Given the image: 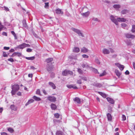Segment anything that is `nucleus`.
Listing matches in <instances>:
<instances>
[{"label": "nucleus", "mask_w": 135, "mask_h": 135, "mask_svg": "<svg viewBox=\"0 0 135 135\" xmlns=\"http://www.w3.org/2000/svg\"><path fill=\"white\" fill-rule=\"evenodd\" d=\"M94 85L96 86L99 87L101 86V85L99 83L95 84Z\"/></svg>", "instance_id": "44"}, {"label": "nucleus", "mask_w": 135, "mask_h": 135, "mask_svg": "<svg viewBox=\"0 0 135 135\" xmlns=\"http://www.w3.org/2000/svg\"><path fill=\"white\" fill-rule=\"evenodd\" d=\"M33 76V75L32 74H29L28 75V76L29 77L32 78Z\"/></svg>", "instance_id": "62"}, {"label": "nucleus", "mask_w": 135, "mask_h": 135, "mask_svg": "<svg viewBox=\"0 0 135 135\" xmlns=\"http://www.w3.org/2000/svg\"><path fill=\"white\" fill-rule=\"evenodd\" d=\"M36 94L40 95V96H41V94L40 93V90L39 89H38L37 91H36Z\"/></svg>", "instance_id": "42"}, {"label": "nucleus", "mask_w": 135, "mask_h": 135, "mask_svg": "<svg viewBox=\"0 0 135 135\" xmlns=\"http://www.w3.org/2000/svg\"><path fill=\"white\" fill-rule=\"evenodd\" d=\"M129 71H128L127 70L125 72V74L126 75H128L129 74Z\"/></svg>", "instance_id": "61"}, {"label": "nucleus", "mask_w": 135, "mask_h": 135, "mask_svg": "<svg viewBox=\"0 0 135 135\" xmlns=\"http://www.w3.org/2000/svg\"><path fill=\"white\" fill-rule=\"evenodd\" d=\"M51 107L53 110H55L57 108L56 105L53 103H52L51 105Z\"/></svg>", "instance_id": "13"}, {"label": "nucleus", "mask_w": 135, "mask_h": 135, "mask_svg": "<svg viewBox=\"0 0 135 135\" xmlns=\"http://www.w3.org/2000/svg\"><path fill=\"white\" fill-rule=\"evenodd\" d=\"M4 10L6 11H9V8L7 7L4 6Z\"/></svg>", "instance_id": "49"}, {"label": "nucleus", "mask_w": 135, "mask_h": 135, "mask_svg": "<svg viewBox=\"0 0 135 135\" xmlns=\"http://www.w3.org/2000/svg\"><path fill=\"white\" fill-rule=\"evenodd\" d=\"M77 33L79 35V36H81L82 37L83 36L81 32V31L80 30L79 31V32H78Z\"/></svg>", "instance_id": "48"}, {"label": "nucleus", "mask_w": 135, "mask_h": 135, "mask_svg": "<svg viewBox=\"0 0 135 135\" xmlns=\"http://www.w3.org/2000/svg\"><path fill=\"white\" fill-rule=\"evenodd\" d=\"M93 71L95 73L99 74L98 70L95 68L93 69Z\"/></svg>", "instance_id": "46"}, {"label": "nucleus", "mask_w": 135, "mask_h": 135, "mask_svg": "<svg viewBox=\"0 0 135 135\" xmlns=\"http://www.w3.org/2000/svg\"><path fill=\"white\" fill-rule=\"evenodd\" d=\"M81 66L82 67H83V68L88 66V65H86L85 64H82L81 65Z\"/></svg>", "instance_id": "55"}, {"label": "nucleus", "mask_w": 135, "mask_h": 135, "mask_svg": "<svg viewBox=\"0 0 135 135\" xmlns=\"http://www.w3.org/2000/svg\"><path fill=\"white\" fill-rule=\"evenodd\" d=\"M78 72L80 74H81L82 73V70L80 69H78Z\"/></svg>", "instance_id": "53"}, {"label": "nucleus", "mask_w": 135, "mask_h": 135, "mask_svg": "<svg viewBox=\"0 0 135 135\" xmlns=\"http://www.w3.org/2000/svg\"><path fill=\"white\" fill-rule=\"evenodd\" d=\"M95 63H96L98 64H100V62L99 60L98 59H96L95 60Z\"/></svg>", "instance_id": "45"}, {"label": "nucleus", "mask_w": 135, "mask_h": 135, "mask_svg": "<svg viewBox=\"0 0 135 135\" xmlns=\"http://www.w3.org/2000/svg\"><path fill=\"white\" fill-rule=\"evenodd\" d=\"M72 30L74 31L76 33H77L78 32H79V30H78L77 29L74 28H72Z\"/></svg>", "instance_id": "39"}, {"label": "nucleus", "mask_w": 135, "mask_h": 135, "mask_svg": "<svg viewBox=\"0 0 135 135\" xmlns=\"http://www.w3.org/2000/svg\"><path fill=\"white\" fill-rule=\"evenodd\" d=\"M72 88L75 89H77L78 88L75 85H71Z\"/></svg>", "instance_id": "41"}, {"label": "nucleus", "mask_w": 135, "mask_h": 135, "mask_svg": "<svg viewBox=\"0 0 135 135\" xmlns=\"http://www.w3.org/2000/svg\"><path fill=\"white\" fill-rule=\"evenodd\" d=\"M2 35H3L5 36H7V33L6 32H3L2 33Z\"/></svg>", "instance_id": "60"}, {"label": "nucleus", "mask_w": 135, "mask_h": 135, "mask_svg": "<svg viewBox=\"0 0 135 135\" xmlns=\"http://www.w3.org/2000/svg\"><path fill=\"white\" fill-rule=\"evenodd\" d=\"M21 53L19 52H15L13 53L12 55V57L15 56H21Z\"/></svg>", "instance_id": "12"}, {"label": "nucleus", "mask_w": 135, "mask_h": 135, "mask_svg": "<svg viewBox=\"0 0 135 135\" xmlns=\"http://www.w3.org/2000/svg\"><path fill=\"white\" fill-rule=\"evenodd\" d=\"M53 68L52 67H48L47 68V70L48 71H51L52 70V69Z\"/></svg>", "instance_id": "57"}, {"label": "nucleus", "mask_w": 135, "mask_h": 135, "mask_svg": "<svg viewBox=\"0 0 135 135\" xmlns=\"http://www.w3.org/2000/svg\"><path fill=\"white\" fill-rule=\"evenodd\" d=\"M54 115L55 117L57 118H59L60 115L58 113H56L54 114Z\"/></svg>", "instance_id": "38"}, {"label": "nucleus", "mask_w": 135, "mask_h": 135, "mask_svg": "<svg viewBox=\"0 0 135 135\" xmlns=\"http://www.w3.org/2000/svg\"><path fill=\"white\" fill-rule=\"evenodd\" d=\"M19 89V86L18 85H14L12 86V89L13 90L17 91Z\"/></svg>", "instance_id": "6"}, {"label": "nucleus", "mask_w": 135, "mask_h": 135, "mask_svg": "<svg viewBox=\"0 0 135 135\" xmlns=\"http://www.w3.org/2000/svg\"><path fill=\"white\" fill-rule=\"evenodd\" d=\"M33 98L36 101H40L41 100V99L40 98L37 97L35 96H34L33 97Z\"/></svg>", "instance_id": "27"}, {"label": "nucleus", "mask_w": 135, "mask_h": 135, "mask_svg": "<svg viewBox=\"0 0 135 135\" xmlns=\"http://www.w3.org/2000/svg\"><path fill=\"white\" fill-rule=\"evenodd\" d=\"M11 33L14 36V37L15 38V39H17V37L16 36V35L15 32L13 31H11Z\"/></svg>", "instance_id": "30"}, {"label": "nucleus", "mask_w": 135, "mask_h": 135, "mask_svg": "<svg viewBox=\"0 0 135 135\" xmlns=\"http://www.w3.org/2000/svg\"><path fill=\"white\" fill-rule=\"evenodd\" d=\"M115 65L117 66L121 70H123L124 68V66L121 65L118 63H115Z\"/></svg>", "instance_id": "5"}, {"label": "nucleus", "mask_w": 135, "mask_h": 135, "mask_svg": "<svg viewBox=\"0 0 135 135\" xmlns=\"http://www.w3.org/2000/svg\"><path fill=\"white\" fill-rule=\"evenodd\" d=\"M10 48L9 47H7L6 46H4V49L5 50H8Z\"/></svg>", "instance_id": "54"}, {"label": "nucleus", "mask_w": 135, "mask_h": 135, "mask_svg": "<svg viewBox=\"0 0 135 135\" xmlns=\"http://www.w3.org/2000/svg\"><path fill=\"white\" fill-rule=\"evenodd\" d=\"M62 74L63 76H66L69 74L72 75L73 74V73L72 71L65 70L62 71Z\"/></svg>", "instance_id": "1"}, {"label": "nucleus", "mask_w": 135, "mask_h": 135, "mask_svg": "<svg viewBox=\"0 0 135 135\" xmlns=\"http://www.w3.org/2000/svg\"><path fill=\"white\" fill-rule=\"evenodd\" d=\"M8 60L11 62H13L14 61V60L12 58H10L9 59H8Z\"/></svg>", "instance_id": "51"}, {"label": "nucleus", "mask_w": 135, "mask_h": 135, "mask_svg": "<svg viewBox=\"0 0 135 135\" xmlns=\"http://www.w3.org/2000/svg\"><path fill=\"white\" fill-rule=\"evenodd\" d=\"M26 47L25 43H23L20 45H19L17 48L18 49H22Z\"/></svg>", "instance_id": "7"}, {"label": "nucleus", "mask_w": 135, "mask_h": 135, "mask_svg": "<svg viewBox=\"0 0 135 135\" xmlns=\"http://www.w3.org/2000/svg\"><path fill=\"white\" fill-rule=\"evenodd\" d=\"M113 7L115 8H120V6L119 4H115L113 6Z\"/></svg>", "instance_id": "34"}, {"label": "nucleus", "mask_w": 135, "mask_h": 135, "mask_svg": "<svg viewBox=\"0 0 135 135\" xmlns=\"http://www.w3.org/2000/svg\"><path fill=\"white\" fill-rule=\"evenodd\" d=\"M3 56L4 57H7L9 55L8 54H7L6 52L4 51L3 52Z\"/></svg>", "instance_id": "36"}, {"label": "nucleus", "mask_w": 135, "mask_h": 135, "mask_svg": "<svg viewBox=\"0 0 135 135\" xmlns=\"http://www.w3.org/2000/svg\"><path fill=\"white\" fill-rule=\"evenodd\" d=\"M107 99L108 102L109 103L112 104H114V100L112 99L109 97H108L107 98Z\"/></svg>", "instance_id": "8"}, {"label": "nucleus", "mask_w": 135, "mask_h": 135, "mask_svg": "<svg viewBox=\"0 0 135 135\" xmlns=\"http://www.w3.org/2000/svg\"><path fill=\"white\" fill-rule=\"evenodd\" d=\"M107 118L108 120L111 121L112 119V116L109 113H108L107 115Z\"/></svg>", "instance_id": "19"}, {"label": "nucleus", "mask_w": 135, "mask_h": 135, "mask_svg": "<svg viewBox=\"0 0 135 135\" xmlns=\"http://www.w3.org/2000/svg\"><path fill=\"white\" fill-rule=\"evenodd\" d=\"M34 100L32 99H31L30 100H29L28 102L25 105L26 106H27V105L30 104L33 102Z\"/></svg>", "instance_id": "23"}, {"label": "nucleus", "mask_w": 135, "mask_h": 135, "mask_svg": "<svg viewBox=\"0 0 135 135\" xmlns=\"http://www.w3.org/2000/svg\"><path fill=\"white\" fill-rule=\"evenodd\" d=\"M81 79H80L79 78L78 79L77 81V83L78 84H81L82 83L81 82Z\"/></svg>", "instance_id": "31"}, {"label": "nucleus", "mask_w": 135, "mask_h": 135, "mask_svg": "<svg viewBox=\"0 0 135 135\" xmlns=\"http://www.w3.org/2000/svg\"><path fill=\"white\" fill-rule=\"evenodd\" d=\"M126 43L128 45H132V43L130 40H127L126 41Z\"/></svg>", "instance_id": "26"}, {"label": "nucleus", "mask_w": 135, "mask_h": 135, "mask_svg": "<svg viewBox=\"0 0 135 135\" xmlns=\"http://www.w3.org/2000/svg\"><path fill=\"white\" fill-rule=\"evenodd\" d=\"M74 100L78 104H80L81 103V100L78 97H76Z\"/></svg>", "instance_id": "9"}, {"label": "nucleus", "mask_w": 135, "mask_h": 135, "mask_svg": "<svg viewBox=\"0 0 135 135\" xmlns=\"http://www.w3.org/2000/svg\"><path fill=\"white\" fill-rule=\"evenodd\" d=\"M56 12L58 14H60L61 13L63 14V12L59 8H58L56 10Z\"/></svg>", "instance_id": "14"}, {"label": "nucleus", "mask_w": 135, "mask_h": 135, "mask_svg": "<svg viewBox=\"0 0 135 135\" xmlns=\"http://www.w3.org/2000/svg\"><path fill=\"white\" fill-rule=\"evenodd\" d=\"M10 108L12 110L16 111L17 109V108L13 105H11L10 106Z\"/></svg>", "instance_id": "20"}, {"label": "nucleus", "mask_w": 135, "mask_h": 135, "mask_svg": "<svg viewBox=\"0 0 135 135\" xmlns=\"http://www.w3.org/2000/svg\"><path fill=\"white\" fill-rule=\"evenodd\" d=\"M45 8H47L49 7V3L47 2L45 3Z\"/></svg>", "instance_id": "50"}, {"label": "nucleus", "mask_w": 135, "mask_h": 135, "mask_svg": "<svg viewBox=\"0 0 135 135\" xmlns=\"http://www.w3.org/2000/svg\"><path fill=\"white\" fill-rule=\"evenodd\" d=\"M126 37L127 38L133 39L135 37V36L131 34L127 33L125 35Z\"/></svg>", "instance_id": "4"}, {"label": "nucleus", "mask_w": 135, "mask_h": 135, "mask_svg": "<svg viewBox=\"0 0 135 135\" xmlns=\"http://www.w3.org/2000/svg\"><path fill=\"white\" fill-rule=\"evenodd\" d=\"M1 135H7V134L5 132H3L1 133Z\"/></svg>", "instance_id": "63"}, {"label": "nucleus", "mask_w": 135, "mask_h": 135, "mask_svg": "<svg viewBox=\"0 0 135 135\" xmlns=\"http://www.w3.org/2000/svg\"><path fill=\"white\" fill-rule=\"evenodd\" d=\"M79 78L81 79V80L84 81H86L87 80L86 78L84 76H79Z\"/></svg>", "instance_id": "24"}, {"label": "nucleus", "mask_w": 135, "mask_h": 135, "mask_svg": "<svg viewBox=\"0 0 135 135\" xmlns=\"http://www.w3.org/2000/svg\"><path fill=\"white\" fill-rule=\"evenodd\" d=\"M89 14V12L87 11L86 12L83 13L81 14V15L84 17H86L88 16Z\"/></svg>", "instance_id": "11"}, {"label": "nucleus", "mask_w": 135, "mask_h": 135, "mask_svg": "<svg viewBox=\"0 0 135 135\" xmlns=\"http://www.w3.org/2000/svg\"><path fill=\"white\" fill-rule=\"evenodd\" d=\"M26 59L28 60H33L35 59L34 56H32L30 57H26Z\"/></svg>", "instance_id": "32"}, {"label": "nucleus", "mask_w": 135, "mask_h": 135, "mask_svg": "<svg viewBox=\"0 0 135 135\" xmlns=\"http://www.w3.org/2000/svg\"><path fill=\"white\" fill-rule=\"evenodd\" d=\"M115 72L117 76L118 77H119L121 75V73L118 70H116L115 71Z\"/></svg>", "instance_id": "22"}, {"label": "nucleus", "mask_w": 135, "mask_h": 135, "mask_svg": "<svg viewBox=\"0 0 135 135\" xmlns=\"http://www.w3.org/2000/svg\"><path fill=\"white\" fill-rule=\"evenodd\" d=\"M106 73L105 71H104L103 73L100 74L99 76H102L105 75L106 74Z\"/></svg>", "instance_id": "35"}, {"label": "nucleus", "mask_w": 135, "mask_h": 135, "mask_svg": "<svg viewBox=\"0 0 135 135\" xmlns=\"http://www.w3.org/2000/svg\"><path fill=\"white\" fill-rule=\"evenodd\" d=\"M117 21L118 22H125L126 21V20L123 18L119 17L117 18Z\"/></svg>", "instance_id": "10"}, {"label": "nucleus", "mask_w": 135, "mask_h": 135, "mask_svg": "<svg viewBox=\"0 0 135 135\" xmlns=\"http://www.w3.org/2000/svg\"><path fill=\"white\" fill-rule=\"evenodd\" d=\"M73 50L74 52L78 53L79 52L80 49L78 47H75L73 49Z\"/></svg>", "instance_id": "16"}, {"label": "nucleus", "mask_w": 135, "mask_h": 135, "mask_svg": "<svg viewBox=\"0 0 135 135\" xmlns=\"http://www.w3.org/2000/svg\"><path fill=\"white\" fill-rule=\"evenodd\" d=\"M98 93L100 95H101L104 98H105L107 97L106 95L103 92H99Z\"/></svg>", "instance_id": "25"}, {"label": "nucleus", "mask_w": 135, "mask_h": 135, "mask_svg": "<svg viewBox=\"0 0 135 135\" xmlns=\"http://www.w3.org/2000/svg\"><path fill=\"white\" fill-rule=\"evenodd\" d=\"M103 52L104 54H108L109 53V50L106 49H104L103 50Z\"/></svg>", "instance_id": "17"}, {"label": "nucleus", "mask_w": 135, "mask_h": 135, "mask_svg": "<svg viewBox=\"0 0 135 135\" xmlns=\"http://www.w3.org/2000/svg\"><path fill=\"white\" fill-rule=\"evenodd\" d=\"M8 130L11 133H13L14 131L13 129L12 128H8Z\"/></svg>", "instance_id": "40"}, {"label": "nucleus", "mask_w": 135, "mask_h": 135, "mask_svg": "<svg viewBox=\"0 0 135 135\" xmlns=\"http://www.w3.org/2000/svg\"><path fill=\"white\" fill-rule=\"evenodd\" d=\"M82 56L83 58H88L89 57V56L88 55H85V54H83L82 55Z\"/></svg>", "instance_id": "47"}, {"label": "nucleus", "mask_w": 135, "mask_h": 135, "mask_svg": "<svg viewBox=\"0 0 135 135\" xmlns=\"http://www.w3.org/2000/svg\"><path fill=\"white\" fill-rule=\"evenodd\" d=\"M49 84L52 87L53 89H55L56 88V86L53 83L51 82H49Z\"/></svg>", "instance_id": "21"}, {"label": "nucleus", "mask_w": 135, "mask_h": 135, "mask_svg": "<svg viewBox=\"0 0 135 135\" xmlns=\"http://www.w3.org/2000/svg\"><path fill=\"white\" fill-rule=\"evenodd\" d=\"M133 65L134 69L135 70V62H133Z\"/></svg>", "instance_id": "64"}, {"label": "nucleus", "mask_w": 135, "mask_h": 135, "mask_svg": "<svg viewBox=\"0 0 135 135\" xmlns=\"http://www.w3.org/2000/svg\"><path fill=\"white\" fill-rule=\"evenodd\" d=\"M66 86L68 88L71 89V88H72L71 85H66Z\"/></svg>", "instance_id": "59"}, {"label": "nucleus", "mask_w": 135, "mask_h": 135, "mask_svg": "<svg viewBox=\"0 0 135 135\" xmlns=\"http://www.w3.org/2000/svg\"><path fill=\"white\" fill-rule=\"evenodd\" d=\"M88 50L85 47L82 48L81 49V51L83 53H86L88 52Z\"/></svg>", "instance_id": "15"}, {"label": "nucleus", "mask_w": 135, "mask_h": 135, "mask_svg": "<svg viewBox=\"0 0 135 135\" xmlns=\"http://www.w3.org/2000/svg\"><path fill=\"white\" fill-rule=\"evenodd\" d=\"M110 19L116 25L118 24L117 20H116L114 18V17L112 15L111 16H110Z\"/></svg>", "instance_id": "3"}, {"label": "nucleus", "mask_w": 135, "mask_h": 135, "mask_svg": "<svg viewBox=\"0 0 135 135\" xmlns=\"http://www.w3.org/2000/svg\"><path fill=\"white\" fill-rule=\"evenodd\" d=\"M122 120L124 121L126 119V116H125V115H124L123 114L122 115Z\"/></svg>", "instance_id": "43"}, {"label": "nucleus", "mask_w": 135, "mask_h": 135, "mask_svg": "<svg viewBox=\"0 0 135 135\" xmlns=\"http://www.w3.org/2000/svg\"><path fill=\"white\" fill-rule=\"evenodd\" d=\"M128 12V11L126 10V9H124L121 12V13L122 14H124L126 13H127Z\"/></svg>", "instance_id": "33"}, {"label": "nucleus", "mask_w": 135, "mask_h": 135, "mask_svg": "<svg viewBox=\"0 0 135 135\" xmlns=\"http://www.w3.org/2000/svg\"><path fill=\"white\" fill-rule=\"evenodd\" d=\"M88 9L86 7H84L82 8L81 11H80L81 13H83L87 12Z\"/></svg>", "instance_id": "18"}, {"label": "nucleus", "mask_w": 135, "mask_h": 135, "mask_svg": "<svg viewBox=\"0 0 135 135\" xmlns=\"http://www.w3.org/2000/svg\"><path fill=\"white\" fill-rule=\"evenodd\" d=\"M48 99L52 102H54L56 100V98L52 96H49L47 98Z\"/></svg>", "instance_id": "2"}, {"label": "nucleus", "mask_w": 135, "mask_h": 135, "mask_svg": "<svg viewBox=\"0 0 135 135\" xmlns=\"http://www.w3.org/2000/svg\"><path fill=\"white\" fill-rule=\"evenodd\" d=\"M131 31L133 33L135 32V25H133L132 26Z\"/></svg>", "instance_id": "37"}, {"label": "nucleus", "mask_w": 135, "mask_h": 135, "mask_svg": "<svg viewBox=\"0 0 135 135\" xmlns=\"http://www.w3.org/2000/svg\"><path fill=\"white\" fill-rule=\"evenodd\" d=\"M56 134V135H62L63 133L61 131H57Z\"/></svg>", "instance_id": "28"}, {"label": "nucleus", "mask_w": 135, "mask_h": 135, "mask_svg": "<svg viewBox=\"0 0 135 135\" xmlns=\"http://www.w3.org/2000/svg\"><path fill=\"white\" fill-rule=\"evenodd\" d=\"M26 51L27 52H30L32 51V49L30 48H28L26 50Z\"/></svg>", "instance_id": "52"}, {"label": "nucleus", "mask_w": 135, "mask_h": 135, "mask_svg": "<svg viewBox=\"0 0 135 135\" xmlns=\"http://www.w3.org/2000/svg\"><path fill=\"white\" fill-rule=\"evenodd\" d=\"M53 59L52 58H50L47 59L46 60V61L47 63H49L51 62L52 61Z\"/></svg>", "instance_id": "29"}, {"label": "nucleus", "mask_w": 135, "mask_h": 135, "mask_svg": "<svg viewBox=\"0 0 135 135\" xmlns=\"http://www.w3.org/2000/svg\"><path fill=\"white\" fill-rule=\"evenodd\" d=\"M121 25L122 27L123 28L127 26V25L124 23H123Z\"/></svg>", "instance_id": "56"}, {"label": "nucleus", "mask_w": 135, "mask_h": 135, "mask_svg": "<svg viewBox=\"0 0 135 135\" xmlns=\"http://www.w3.org/2000/svg\"><path fill=\"white\" fill-rule=\"evenodd\" d=\"M16 91L15 90H13L12 89V90L11 91V93L13 95H14L15 94V91Z\"/></svg>", "instance_id": "58"}]
</instances>
